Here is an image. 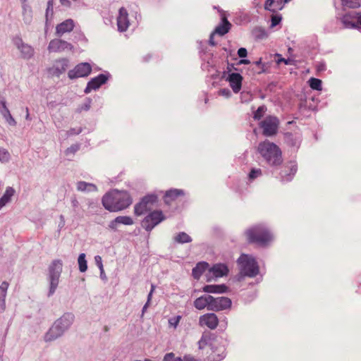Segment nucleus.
Masks as SVG:
<instances>
[{"mask_svg": "<svg viewBox=\"0 0 361 361\" xmlns=\"http://www.w3.org/2000/svg\"><path fill=\"white\" fill-rule=\"evenodd\" d=\"M273 0H267L264 4V8H269L270 4L272 3ZM290 0H283V2H288Z\"/></svg>", "mask_w": 361, "mask_h": 361, "instance_id": "nucleus-58", "label": "nucleus"}, {"mask_svg": "<svg viewBox=\"0 0 361 361\" xmlns=\"http://www.w3.org/2000/svg\"><path fill=\"white\" fill-rule=\"evenodd\" d=\"M15 190L11 187H8L6 190L4 195L0 199V209L10 200L11 197L14 195Z\"/></svg>", "mask_w": 361, "mask_h": 361, "instance_id": "nucleus-29", "label": "nucleus"}, {"mask_svg": "<svg viewBox=\"0 0 361 361\" xmlns=\"http://www.w3.org/2000/svg\"><path fill=\"white\" fill-rule=\"evenodd\" d=\"M154 288H155V286L154 285H152V287H151V290L148 295V297H147V303L144 305L143 307V309H142V311L144 312L145 310V309L147 308L149 301L151 300V298H152V293L154 290Z\"/></svg>", "mask_w": 361, "mask_h": 361, "instance_id": "nucleus-50", "label": "nucleus"}, {"mask_svg": "<svg viewBox=\"0 0 361 361\" xmlns=\"http://www.w3.org/2000/svg\"><path fill=\"white\" fill-rule=\"evenodd\" d=\"M23 13L25 22L30 23L32 20V9L30 6L26 4L25 1L23 3Z\"/></svg>", "mask_w": 361, "mask_h": 361, "instance_id": "nucleus-33", "label": "nucleus"}, {"mask_svg": "<svg viewBox=\"0 0 361 361\" xmlns=\"http://www.w3.org/2000/svg\"><path fill=\"white\" fill-rule=\"evenodd\" d=\"M116 222H118V224H123V225H133V220L131 217L128 216H119L116 217Z\"/></svg>", "mask_w": 361, "mask_h": 361, "instance_id": "nucleus-37", "label": "nucleus"}, {"mask_svg": "<svg viewBox=\"0 0 361 361\" xmlns=\"http://www.w3.org/2000/svg\"><path fill=\"white\" fill-rule=\"evenodd\" d=\"M232 67H233V65L228 64V66H227V71H228V72L231 71V70H232Z\"/></svg>", "mask_w": 361, "mask_h": 361, "instance_id": "nucleus-63", "label": "nucleus"}, {"mask_svg": "<svg viewBox=\"0 0 361 361\" xmlns=\"http://www.w3.org/2000/svg\"><path fill=\"white\" fill-rule=\"evenodd\" d=\"M200 349H204L207 346L212 345V336L209 333H204L198 341Z\"/></svg>", "mask_w": 361, "mask_h": 361, "instance_id": "nucleus-30", "label": "nucleus"}, {"mask_svg": "<svg viewBox=\"0 0 361 361\" xmlns=\"http://www.w3.org/2000/svg\"><path fill=\"white\" fill-rule=\"evenodd\" d=\"M25 119L26 120H30L31 119L30 117L29 109H28L27 107L26 108Z\"/></svg>", "mask_w": 361, "mask_h": 361, "instance_id": "nucleus-61", "label": "nucleus"}, {"mask_svg": "<svg viewBox=\"0 0 361 361\" xmlns=\"http://www.w3.org/2000/svg\"><path fill=\"white\" fill-rule=\"evenodd\" d=\"M165 219L166 217L162 211L154 210L144 218L141 225L147 231H151L156 226Z\"/></svg>", "mask_w": 361, "mask_h": 361, "instance_id": "nucleus-6", "label": "nucleus"}, {"mask_svg": "<svg viewBox=\"0 0 361 361\" xmlns=\"http://www.w3.org/2000/svg\"><path fill=\"white\" fill-rule=\"evenodd\" d=\"M77 190L79 191H97V188L92 183H86L85 181H79L77 183Z\"/></svg>", "mask_w": 361, "mask_h": 361, "instance_id": "nucleus-31", "label": "nucleus"}, {"mask_svg": "<svg viewBox=\"0 0 361 361\" xmlns=\"http://www.w3.org/2000/svg\"><path fill=\"white\" fill-rule=\"evenodd\" d=\"M277 57H278V60H277L278 63H280L281 62H283L285 64H290V61L285 59L283 58H281L280 54H277Z\"/></svg>", "mask_w": 361, "mask_h": 361, "instance_id": "nucleus-55", "label": "nucleus"}, {"mask_svg": "<svg viewBox=\"0 0 361 361\" xmlns=\"http://www.w3.org/2000/svg\"><path fill=\"white\" fill-rule=\"evenodd\" d=\"M181 319V316L178 315L176 317L170 318L169 319V324L171 326H173V328H176L178 325Z\"/></svg>", "mask_w": 361, "mask_h": 361, "instance_id": "nucleus-46", "label": "nucleus"}, {"mask_svg": "<svg viewBox=\"0 0 361 361\" xmlns=\"http://www.w3.org/2000/svg\"><path fill=\"white\" fill-rule=\"evenodd\" d=\"M78 149H79V146H78V145H72V146H71L70 147H68V148L66 150V155L73 154H75V153Z\"/></svg>", "mask_w": 361, "mask_h": 361, "instance_id": "nucleus-48", "label": "nucleus"}, {"mask_svg": "<svg viewBox=\"0 0 361 361\" xmlns=\"http://www.w3.org/2000/svg\"><path fill=\"white\" fill-rule=\"evenodd\" d=\"M230 84L231 87L235 93L240 92L242 87L243 77L239 73H233L228 75L226 79Z\"/></svg>", "mask_w": 361, "mask_h": 361, "instance_id": "nucleus-18", "label": "nucleus"}, {"mask_svg": "<svg viewBox=\"0 0 361 361\" xmlns=\"http://www.w3.org/2000/svg\"><path fill=\"white\" fill-rule=\"evenodd\" d=\"M107 80H108V78L104 74H99L98 76L91 79V80H90L87 82V85L84 91L85 93L89 94L92 90H95L99 88V87L102 85L106 83Z\"/></svg>", "mask_w": 361, "mask_h": 361, "instance_id": "nucleus-16", "label": "nucleus"}, {"mask_svg": "<svg viewBox=\"0 0 361 361\" xmlns=\"http://www.w3.org/2000/svg\"><path fill=\"white\" fill-rule=\"evenodd\" d=\"M285 167L289 169V173H288L285 171L284 174H282V176H290L291 175H294L297 171V165L295 162L290 161Z\"/></svg>", "mask_w": 361, "mask_h": 361, "instance_id": "nucleus-38", "label": "nucleus"}, {"mask_svg": "<svg viewBox=\"0 0 361 361\" xmlns=\"http://www.w3.org/2000/svg\"><path fill=\"white\" fill-rule=\"evenodd\" d=\"M53 10H54L53 1L49 0L47 2V10H46V18H48L49 15H50L51 16L53 15V12H54Z\"/></svg>", "mask_w": 361, "mask_h": 361, "instance_id": "nucleus-47", "label": "nucleus"}, {"mask_svg": "<svg viewBox=\"0 0 361 361\" xmlns=\"http://www.w3.org/2000/svg\"><path fill=\"white\" fill-rule=\"evenodd\" d=\"M257 151L271 166H279L283 162L281 150L274 142L269 140L261 142L258 145Z\"/></svg>", "mask_w": 361, "mask_h": 361, "instance_id": "nucleus-2", "label": "nucleus"}, {"mask_svg": "<svg viewBox=\"0 0 361 361\" xmlns=\"http://www.w3.org/2000/svg\"><path fill=\"white\" fill-rule=\"evenodd\" d=\"M219 94L224 96L228 97L230 95V91L228 89H221L219 91Z\"/></svg>", "mask_w": 361, "mask_h": 361, "instance_id": "nucleus-57", "label": "nucleus"}, {"mask_svg": "<svg viewBox=\"0 0 361 361\" xmlns=\"http://www.w3.org/2000/svg\"><path fill=\"white\" fill-rule=\"evenodd\" d=\"M342 4L350 8H357L361 6V0H341Z\"/></svg>", "mask_w": 361, "mask_h": 361, "instance_id": "nucleus-35", "label": "nucleus"}, {"mask_svg": "<svg viewBox=\"0 0 361 361\" xmlns=\"http://www.w3.org/2000/svg\"><path fill=\"white\" fill-rule=\"evenodd\" d=\"M343 27L361 29V13L353 12L341 18Z\"/></svg>", "mask_w": 361, "mask_h": 361, "instance_id": "nucleus-10", "label": "nucleus"}, {"mask_svg": "<svg viewBox=\"0 0 361 361\" xmlns=\"http://www.w3.org/2000/svg\"><path fill=\"white\" fill-rule=\"evenodd\" d=\"M158 201V197L156 195L151 194L145 196L142 200L136 204L134 207V213L137 216H140L151 210Z\"/></svg>", "mask_w": 361, "mask_h": 361, "instance_id": "nucleus-7", "label": "nucleus"}, {"mask_svg": "<svg viewBox=\"0 0 361 361\" xmlns=\"http://www.w3.org/2000/svg\"><path fill=\"white\" fill-rule=\"evenodd\" d=\"M238 55L239 56V57L240 58H245L247 56V51L245 48H240L238 50Z\"/></svg>", "mask_w": 361, "mask_h": 361, "instance_id": "nucleus-51", "label": "nucleus"}, {"mask_svg": "<svg viewBox=\"0 0 361 361\" xmlns=\"http://www.w3.org/2000/svg\"><path fill=\"white\" fill-rule=\"evenodd\" d=\"M253 34L258 39H264L267 37V34L264 30L257 27L253 30Z\"/></svg>", "mask_w": 361, "mask_h": 361, "instance_id": "nucleus-41", "label": "nucleus"}, {"mask_svg": "<svg viewBox=\"0 0 361 361\" xmlns=\"http://www.w3.org/2000/svg\"><path fill=\"white\" fill-rule=\"evenodd\" d=\"M281 20V17L279 15H273L271 16V26L274 27L279 24Z\"/></svg>", "mask_w": 361, "mask_h": 361, "instance_id": "nucleus-49", "label": "nucleus"}, {"mask_svg": "<svg viewBox=\"0 0 361 361\" xmlns=\"http://www.w3.org/2000/svg\"><path fill=\"white\" fill-rule=\"evenodd\" d=\"M63 331L55 324L52 325L49 331L44 336L47 342L51 341L61 336Z\"/></svg>", "mask_w": 361, "mask_h": 361, "instance_id": "nucleus-22", "label": "nucleus"}, {"mask_svg": "<svg viewBox=\"0 0 361 361\" xmlns=\"http://www.w3.org/2000/svg\"><path fill=\"white\" fill-rule=\"evenodd\" d=\"M261 63H262V60H261V59H259V61H256V62H255V64H256L257 66H259V65L261 64Z\"/></svg>", "mask_w": 361, "mask_h": 361, "instance_id": "nucleus-64", "label": "nucleus"}, {"mask_svg": "<svg viewBox=\"0 0 361 361\" xmlns=\"http://www.w3.org/2000/svg\"><path fill=\"white\" fill-rule=\"evenodd\" d=\"M240 64H249L250 61L247 59H241L239 62Z\"/></svg>", "mask_w": 361, "mask_h": 361, "instance_id": "nucleus-59", "label": "nucleus"}, {"mask_svg": "<svg viewBox=\"0 0 361 361\" xmlns=\"http://www.w3.org/2000/svg\"><path fill=\"white\" fill-rule=\"evenodd\" d=\"M219 323L217 315L214 312L206 313L199 318V324L201 326H206L211 330L217 328Z\"/></svg>", "mask_w": 361, "mask_h": 361, "instance_id": "nucleus-13", "label": "nucleus"}, {"mask_svg": "<svg viewBox=\"0 0 361 361\" xmlns=\"http://www.w3.org/2000/svg\"><path fill=\"white\" fill-rule=\"evenodd\" d=\"M9 152L6 149L0 147V161L1 162H6L9 160Z\"/></svg>", "mask_w": 361, "mask_h": 361, "instance_id": "nucleus-43", "label": "nucleus"}, {"mask_svg": "<svg viewBox=\"0 0 361 361\" xmlns=\"http://www.w3.org/2000/svg\"><path fill=\"white\" fill-rule=\"evenodd\" d=\"M262 172L260 169H251L250 173H249V179L252 180L260 176H262Z\"/></svg>", "mask_w": 361, "mask_h": 361, "instance_id": "nucleus-42", "label": "nucleus"}, {"mask_svg": "<svg viewBox=\"0 0 361 361\" xmlns=\"http://www.w3.org/2000/svg\"><path fill=\"white\" fill-rule=\"evenodd\" d=\"M231 27V23L227 20L226 17L224 16L222 18V24L218 25L215 28L214 33L217 34L220 36H224V35L229 32Z\"/></svg>", "mask_w": 361, "mask_h": 361, "instance_id": "nucleus-24", "label": "nucleus"}, {"mask_svg": "<svg viewBox=\"0 0 361 361\" xmlns=\"http://www.w3.org/2000/svg\"><path fill=\"white\" fill-rule=\"evenodd\" d=\"M128 14L124 8H121L117 17L118 29L121 32L126 31L129 27Z\"/></svg>", "mask_w": 361, "mask_h": 361, "instance_id": "nucleus-17", "label": "nucleus"}, {"mask_svg": "<svg viewBox=\"0 0 361 361\" xmlns=\"http://www.w3.org/2000/svg\"><path fill=\"white\" fill-rule=\"evenodd\" d=\"M209 311L220 312L229 310L232 305V301L227 297H214L210 295Z\"/></svg>", "mask_w": 361, "mask_h": 361, "instance_id": "nucleus-9", "label": "nucleus"}, {"mask_svg": "<svg viewBox=\"0 0 361 361\" xmlns=\"http://www.w3.org/2000/svg\"><path fill=\"white\" fill-rule=\"evenodd\" d=\"M245 234L250 243L261 246L267 245L272 240L270 231L262 225H257L247 229Z\"/></svg>", "mask_w": 361, "mask_h": 361, "instance_id": "nucleus-3", "label": "nucleus"}, {"mask_svg": "<svg viewBox=\"0 0 361 361\" xmlns=\"http://www.w3.org/2000/svg\"><path fill=\"white\" fill-rule=\"evenodd\" d=\"M183 361H197V360L191 355H185L183 359Z\"/></svg>", "mask_w": 361, "mask_h": 361, "instance_id": "nucleus-54", "label": "nucleus"}, {"mask_svg": "<svg viewBox=\"0 0 361 361\" xmlns=\"http://www.w3.org/2000/svg\"><path fill=\"white\" fill-rule=\"evenodd\" d=\"M78 262L79 270L81 272H85L87 269V261L85 259V254L81 253L78 257Z\"/></svg>", "mask_w": 361, "mask_h": 361, "instance_id": "nucleus-36", "label": "nucleus"}, {"mask_svg": "<svg viewBox=\"0 0 361 361\" xmlns=\"http://www.w3.org/2000/svg\"><path fill=\"white\" fill-rule=\"evenodd\" d=\"M209 272L212 273L216 278L222 277L228 274V269L224 264H216L209 269Z\"/></svg>", "mask_w": 361, "mask_h": 361, "instance_id": "nucleus-23", "label": "nucleus"}, {"mask_svg": "<svg viewBox=\"0 0 361 361\" xmlns=\"http://www.w3.org/2000/svg\"><path fill=\"white\" fill-rule=\"evenodd\" d=\"M209 264L207 262H199L195 268L192 269V276L195 279H199L202 273L208 268Z\"/></svg>", "mask_w": 361, "mask_h": 361, "instance_id": "nucleus-28", "label": "nucleus"}, {"mask_svg": "<svg viewBox=\"0 0 361 361\" xmlns=\"http://www.w3.org/2000/svg\"><path fill=\"white\" fill-rule=\"evenodd\" d=\"M75 25L73 20L67 19L56 25L55 34L57 37H62L63 35L72 32Z\"/></svg>", "mask_w": 361, "mask_h": 361, "instance_id": "nucleus-15", "label": "nucleus"}, {"mask_svg": "<svg viewBox=\"0 0 361 361\" xmlns=\"http://www.w3.org/2000/svg\"><path fill=\"white\" fill-rule=\"evenodd\" d=\"M118 225V222H116V218L110 221L109 224V228L113 231H116L117 229V226Z\"/></svg>", "mask_w": 361, "mask_h": 361, "instance_id": "nucleus-52", "label": "nucleus"}, {"mask_svg": "<svg viewBox=\"0 0 361 361\" xmlns=\"http://www.w3.org/2000/svg\"><path fill=\"white\" fill-rule=\"evenodd\" d=\"M8 288V283L6 281L2 282L0 286V299H6V291Z\"/></svg>", "mask_w": 361, "mask_h": 361, "instance_id": "nucleus-44", "label": "nucleus"}, {"mask_svg": "<svg viewBox=\"0 0 361 361\" xmlns=\"http://www.w3.org/2000/svg\"><path fill=\"white\" fill-rule=\"evenodd\" d=\"M215 33H214V32L211 34L210 35V39H209V43L210 44L212 45H214L215 43L213 42V37H214V35Z\"/></svg>", "mask_w": 361, "mask_h": 361, "instance_id": "nucleus-60", "label": "nucleus"}, {"mask_svg": "<svg viewBox=\"0 0 361 361\" xmlns=\"http://www.w3.org/2000/svg\"><path fill=\"white\" fill-rule=\"evenodd\" d=\"M205 293H224L228 290V287L224 284L222 285H207L202 288Z\"/></svg>", "mask_w": 361, "mask_h": 361, "instance_id": "nucleus-25", "label": "nucleus"}, {"mask_svg": "<svg viewBox=\"0 0 361 361\" xmlns=\"http://www.w3.org/2000/svg\"><path fill=\"white\" fill-rule=\"evenodd\" d=\"M95 261L99 268V269L101 270V272H103L104 271V268H103V264H102V258L100 256H96L95 257Z\"/></svg>", "mask_w": 361, "mask_h": 361, "instance_id": "nucleus-53", "label": "nucleus"}, {"mask_svg": "<svg viewBox=\"0 0 361 361\" xmlns=\"http://www.w3.org/2000/svg\"><path fill=\"white\" fill-rule=\"evenodd\" d=\"M1 105H2V109L0 111L1 114H2V116L6 119V122L10 126H15L16 125V121L13 118V116H11L8 109L7 108L6 104V102L3 100V101L1 102Z\"/></svg>", "mask_w": 361, "mask_h": 361, "instance_id": "nucleus-27", "label": "nucleus"}, {"mask_svg": "<svg viewBox=\"0 0 361 361\" xmlns=\"http://www.w3.org/2000/svg\"><path fill=\"white\" fill-rule=\"evenodd\" d=\"M185 192L180 189H171L167 190L164 196V201L166 204L171 205L178 197H183Z\"/></svg>", "mask_w": 361, "mask_h": 361, "instance_id": "nucleus-19", "label": "nucleus"}, {"mask_svg": "<svg viewBox=\"0 0 361 361\" xmlns=\"http://www.w3.org/2000/svg\"><path fill=\"white\" fill-rule=\"evenodd\" d=\"M267 108L265 106H260L258 107L257 111L254 113V118L255 120H259L265 113Z\"/></svg>", "mask_w": 361, "mask_h": 361, "instance_id": "nucleus-40", "label": "nucleus"}, {"mask_svg": "<svg viewBox=\"0 0 361 361\" xmlns=\"http://www.w3.org/2000/svg\"><path fill=\"white\" fill-rule=\"evenodd\" d=\"M210 295H202L194 301V307L198 310H202L207 308L209 311Z\"/></svg>", "mask_w": 361, "mask_h": 361, "instance_id": "nucleus-21", "label": "nucleus"}, {"mask_svg": "<svg viewBox=\"0 0 361 361\" xmlns=\"http://www.w3.org/2000/svg\"><path fill=\"white\" fill-rule=\"evenodd\" d=\"M92 72V66L89 63H80L68 73L70 79L88 76Z\"/></svg>", "mask_w": 361, "mask_h": 361, "instance_id": "nucleus-11", "label": "nucleus"}, {"mask_svg": "<svg viewBox=\"0 0 361 361\" xmlns=\"http://www.w3.org/2000/svg\"><path fill=\"white\" fill-rule=\"evenodd\" d=\"M63 264L61 260H54L49 269V279H50V289L49 295H52L59 284V278L62 271Z\"/></svg>", "mask_w": 361, "mask_h": 361, "instance_id": "nucleus-5", "label": "nucleus"}, {"mask_svg": "<svg viewBox=\"0 0 361 361\" xmlns=\"http://www.w3.org/2000/svg\"><path fill=\"white\" fill-rule=\"evenodd\" d=\"M68 66V60L66 59H61L56 61L53 68L54 73L56 75H60L65 72Z\"/></svg>", "mask_w": 361, "mask_h": 361, "instance_id": "nucleus-26", "label": "nucleus"}, {"mask_svg": "<svg viewBox=\"0 0 361 361\" xmlns=\"http://www.w3.org/2000/svg\"><path fill=\"white\" fill-rule=\"evenodd\" d=\"M6 308V302L4 299H0V312H2L5 310Z\"/></svg>", "mask_w": 361, "mask_h": 361, "instance_id": "nucleus-56", "label": "nucleus"}, {"mask_svg": "<svg viewBox=\"0 0 361 361\" xmlns=\"http://www.w3.org/2000/svg\"><path fill=\"white\" fill-rule=\"evenodd\" d=\"M73 320L74 315L71 313H66L56 320L54 324L64 332L71 325Z\"/></svg>", "mask_w": 361, "mask_h": 361, "instance_id": "nucleus-20", "label": "nucleus"}, {"mask_svg": "<svg viewBox=\"0 0 361 361\" xmlns=\"http://www.w3.org/2000/svg\"><path fill=\"white\" fill-rule=\"evenodd\" d=\"M175 240L178 243H190L192 238L185 232H180L175 237Z\"/></svg>", "mask_w": 361, "mask_h": 361, "instance_id": "nucleus-34", "label": "nucleus"}, {"mask_svg": "<svg viewBox=\"0 0 361 361\" xmlns=\"http://www.w3.org/2000/svg\"><path fill=\"white\" fill-rule=\"evenodd\" d=\"M286 3L287 2H283V0H273L272 3L269 6V8L265 9L273 13H276L278 11L281 10Z\"/></svg>", "mask_w": 361, "mask_h": 361, "instance_id": "nucleus-32", "label": "nucleus"}, {"mask_svg": "<svg viewBox=\"0 0 361 361\" xmlns=\"http://www.w3.org/2000/svg\"><path fill=\"white\" fill-rule=\"evenodd\" d=\"M310 86L315 90H322V80L317 78H312L309 80Z\"/></svg>", "mask_w": 361, "mask_h": 361, "instance_id": "nucleus-39", "label": "nucleus"}, {"mask_svg": "<svg viewBox=\"0 0 361 361\" xmlns=\"http://www.w3.org/2000/svg\"><path fill=\"white\" fill-rule=\"evenodd\" d=\"M72 203L73 207H77L78 204V202L76 199L73 200Z\"/></svg>", "mask_w": 361, "mask_h": 361, "instance_id": "nucleus-62", "label": "nucleus"}, {"mask_svg": "<svg viewBox=\"0 0 361 361\" xmlns=\"http://www.w3.org/2000/svg\"><path fill=\"white\" fill-rule=\"evenodd\" d=\"M132 204V199L126 191L111 190L102 197L104 208L111 212H119L128 207Z\"/></svg>", "mask_w": 361, "mask_h": 361, "instance_id": "nucleus-1", "label": "nucleus"}, {"mask_svg": "<svg viewBox=\"0 0 361 361\" xmlns=\"http://www.w3.org/2000/svg\"><path fill=\"white\" fill-rule=\"evenodd\" d=\"M240 273L249 277H255L259 273V267L255 259L248 255L243 254L238 259Z\"/></svg>", "mask_w": 361, "mask_h": 361, "instance_id": "nucleus-4", "label": "nucleus"}, {"mask_svg": "<svg viewBox=\"0 0 361 361\" xmlns=\"http://www.w3.org/2000/svg\"><path fill=\"white\" fill-rule=\"evenodd\" d=\"M48 50L50 52H72L73 51V46L65 40L54 39L50 41L48 46Z\"/></svg>", "mask_w": 361, "mask_h": 361, "instance_id": "nucleus-12", "label": "nucleus"}, {"mask_svg": "<svg viewBox=\"0 0 361 361\" xmlns=\"http://www.w3.org/2000/svg\"><path fill=\"white\" fill-rule=\"evenodd\" d=\"M13 43L23 59H29L34 55V49L30 45L25 44L20 37H15Z\"/></svg>", "mask_w": 361, "mask_h": 361, "instance_id": "nucleus-14", "label": "nucleus"}, {"mask_svg": "<svg viewBox=\"0 0 361 361\" xmlns=\"http://www.w3.org/2000/svg\"><path fill=\"white\" fill-rule=\"evenodd\" d=\"M279 125V119L271 116L266 117L259 123L260 128L263 130V135L267 137L273 136L277 133Z\"/></svg>", "mask_w": 361, "mask_h": 361, "instance_id": "nucleus-8", "label": "nucleus"}, {"mask_svg": "<svg viewBox=\"0 0 361 361\" xmlns=\"http://www.w3.org/2000/svg\"><path fill=\"white\" fill-rule=\"evenodd\" d=\"M163 361H183L180 357H175L173 353H166L163 359Z\"/></svg>", "mask_w": 361, "mask_h": 361, "instance_id": "nucleus-45", "label": "nucleus"}]
</instances>
